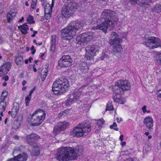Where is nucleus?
Here are the masks:
<instances>
[{"instance_id": "nucleus-1", "label": "nucleus", "mask_w": 161, "mask_h": 161, "mask_svg": "<svg viewBox=\"0 0 161 161\" xmlns=\"http://www.w3.org/2000/svg\"><path fill=\"white\" fill-rule=\"evenodd\" d=\"M84 24L82 21L77 20L70 22L65 28L61 31V37L63 40H70L75 35L77 30L81 29Z\"/></svg>"}, {"instance_id": "nucleus-2", "label": "nucleus", "mask_w": 161, "mask_h": 161, "mask_svg": "<svg viewBox=\"0 0 161 161\" xmlns=\"http://www.w3.org/2000/svg\"><path fill=\"white\" fill-rule=\"evenodd\" d=\"M75 156V151L73 148L63 147L59 149L56 158L59 161H68L74 160Z\"/></svg>"}, {"instance_id": "nucleus-3", "label": "nucleus", "mask_w": 161, "mask_h": 161, "mask_svg": "<svg viewBox=\"0 0 161 161\" xmlns=\"http://www.w3.org/2000/svg\"><path fill=\"white\" fill-rule=\"evenodd\" d=\"M69 87L68 80L66 79L61 78L54 82L52 91L55 94H61L65 92Z\"/></svg>"}, {"instance_id": "nucleus-4", "label": "nucleus", "mask_w": 161, "mask_h": 161, "mask_svg": "<svg viewBox=\"0 0 161 161\" xmlns=\"http://www.w3.org/2000/svg\"><path fill=\"white\" fill-rule=\"evenodd\" d=\"M79 7V5L73 0H68L62 8V14L65 18H68L72 14L73 11Z\"/></svg>"}, {"instance_id": "nucleus-5", "label": "nucleus", "mask_w": 161, "mask_h": 161, "mask_svg": "<svg viewBox=\"0 0 161 161\" xmlns=\"http://www.w3.org/2000/svg\"><path fill=\"white\" fill-rule=\"evenodd\" d=\"M45 113L42 110L35 111L31 116V121L32 122L31 125H39L45 119Z\"/></svg>"}, {"instance_id": "nucleus-6", "label": "nucleus", "mask_w": 161, "mask_h": 161, "mask_svg": "<svg viewBox=\"0 0 161 161\" xmlns=\"http://www.w3.org/2000/svg\"><path fill=\"white\" fill-rule=\"evenodd\" d=\"M143 40V44L146 45L150 49L161 47V42L157 37L151 36L145 37Z\"/></svg>"}, {"instance_id": "nucleus-7", "label": "nucleus", "mask_w": 161, "mask_h": 161, "mask_svg": "<svg viewBox=\"0 0 161 161\" xmlns=\"http://www.w3.org/2000/svg\"><path fill=\"white\" fill-rule=\"evenodd\" d=\"M101 19L105 20H110L113 22L118 20L117 14L109 9H105L103 11L101 14Z\"/></svg>"}, {"instance_id": "nucleus-8", "label": "nucleus", "mask_w": 161, "mask_h": 161, "mask_svg": "<svg viewBox=\"0 0 161 161\" xmlns=\"http://www.w3.org/2000/svg\"><path fill=\"white\" fill-rule=\"evenodd\" d=\"M100 21H101L102 22L97 25V28L99 30H102L105 33L106 32L107 29L108 27L111 29L113 28L114 27L113 21H110V20L107 19L105 20L101 19H99L98 20V22H99L100 23Z\"/></svg>"}, {"instance_id": "nucleus-9", "label": "nucleus", "mask_w": 161, "mask_h": 161, "mask_svg": "<svg viewBox=\"0 0 161 161\" xmlns=\"http://www.w3.org/2000/svg\"><path fill=\"white\" fill-rule=\"evenodd\" d=\"M93 38L91 33H85L79 35L77 37L78 43L80 45L82 43L88 42Z\"/></svg>"}, {"instance_id": "nucleus-10", "label": "nucleus", "mask_w": 161, "mask_h": 161, "mask_svg": "<svg viewBox=\"0 0 161 161\" xmlns=\"http://www.w3.org/2000/svg\"><path fill=\"white\" fill-rule=\"evenodd\" d=\"M97 47V46L94 45L86 47L85 48L86 53L85 55V58L87 59H92L93 57L96 55V49Z\"/></svg>"}, {"instance_id": "nucleus-11", "label": "nucleus", "mask_w": 161, "mask_h": 161, "mask_svg": "<svg viewBox=\"0 0 161 161\" xmlns=\"http://www.w3.org/2000/svg\"><path fill=\"white\" fill-rule=\"evenodd\" d=\"M69 125V123L66 122H59L55 126L53 129V133L56 135L61 131L64 130Z\"/></svg>"}, {"instance_id": "nucleus-12", "label": "nucleus", "mask_w": 161, "mask_h": 161, "mask_svg": "<svg viewBox=\"0 0 161 161\" xmlns=\"http://www.w3.org/2000/svg\"><path fill=\"white\" fill-rule=\"evenodd\" d=\"M115 85L119 86L122 92L129 91L130 89V84L127 80H118L115 83Z\"/></svg>"}, {"instance_id": "nucleus-13", "label": "nucleus", "mask_w": 161, "mask_h": 161, "mask_svg": "<svg viewBox=\"0 0 161 161\" xmlns=\"http://www.w3.org/2000/svg\"><path fill=\"white\" fill-rule=\"evenodd\" d=\"M70 135L73 137H78L82 136L84 134L80 126L78 125L74 128L73 130L70 132Z\"/></svg>"}, {"instance_id": "nucleus-14", "label": "nucleus", "mask_w": 161, "mask_h": 161, "mask_svg": "<svg viewBox=\"0 0 161 161\" xmlns=\"http://www.w3.org/2000/svg\"><path fill=\"white\" fill-rule=\"evenodd\" d=\"M25 138L28 144L32 145L35 144V141L38 139L40 138V136L36 134L32 133L27 135Z\"/></svg>"}, {"instance_id": "nucleus-15", "label": "nucleus", "mask_w": 161, "mask_h": 161, "mask_svg": "<svg viewBox=\"0 0 161 161\" xmlns=\"http://www.w3.org/2000/svg\"><path fill=\"white\" fill-rule=\"evenodd\" d=\"M111 38L109 40V43L113 45L115 44H119V43L121 42L122 40L119 37L118 35L115 32H113L111 34Z\"/></svg>"}, {"instance_id": "nucleus-16", "label": "nucleus", "mask_w": 161, "mask_h": 161, "mask_svg": "<svg viewBox=\"0 0 161 161\" xmlns=\"http://www.w3.org/2000/svg\"><path fill=\"white\" fill-rule=\"evenodd\" d=\"M11 66L10 63L7 62L4 63L0 68V76L6 75L9 71Z\"/></svg>"}, {"instance_id": "nucleus-17", "label": "nucleus", "mask_w": 161, "mask_h": 161, "mask_svg": "<svg viewBox=\"0 0 161 161\" xmlns=\"http://www.w3.org/2000/svg\"><path fill=\"white\" fill-rule=\"evenodd\" d=\"M78 125L83 130V132L85 133H88L91 130V125L89 123L86 122H82L80 123Z\"/></svg>"}, {"instance_id": "nucleus-18", "label": "nucleus", "mask_w": 161, "mask_h": 161, "mask_svg": "<svg viewBox=\"0 0 161 161\" xmlns=\"http://www.w3.org/2000/svg\"><path fill=\"white\" fill-rule=\"evenodd\" d=\"M28 158L27 155L25 153L19 154L14 158L10 159V161H26Z\"/></svg>"}, {"instance_id": "nucleus-19", "label": "nucleus", "mask_w": 161, "mask_h": 161, "mask_svg": "<svg viewBox=\"0 0 161 161\" xmlns=\"http://www.w3.org/2000/svg\"><path fill=\"white\" fill-rule=\"evenodd\" d=\"M144 124L148 129H150L153 126V121L152 118L150 116L145 118L144 120Z\"/></svg>"}, {"instance_id": "nucleus-20", "label": "nucleus", "mask_w": 161, "mask_h": 161, "mask_svg": "<svg viewBox=\"0 0 161 161\" xmlns=\"http://www.w3.org/2000/svg\"><path fill=\"white\" fill-rule=\"evenodd\" d=\"M81 88H80L78 89H76L75 90L73 93L70 94L71 96V99L73 98L75 101H76L80 96L81 93Z\"/></svg>"}, {"instance_id": "nucleus-21", "label": "nucleus", "mask_w": 161, "mask_h": 161, "mask_svg": "<svg viewBox=\"0 0 161 161\" xmlns=\"http://www.w3.org/2000/svg\"><path fill=\"white\" fill-rule=\"evenodd\" d=\"M122 50V47L120 44H117L113 47L111 53L114 55H116L118 53L121 52Z\"/></svg>"}, {"instance_id": "nucleus-22", "label": "nucleus", "mask_w": 161, "mask_h": 161, "mask_svg": "<svg viewBox=\"0 0 161 161\" xmlns=\"http://www.w3.org/2000/svg\"><path fill=\"white\" fill-rule=\"evenodd\" d=\"M80 69L82 73H86L88 70V64L86 63L82 62L80 64Z\"/></svg>"}, {"instance_id": "nucleus-23", "label": "nucleus", "mask_w": 161, "mask_h": 161, "mask_svg": "<svg viewBox=\"0 0 161 161\" xmlns=\"http://www.w3.org/2000/svg\"><path fill=\"white\" fill-rule=\"evenodd\" d=\"M18 28L22 34L26 35L28 33L27 31L28 30V26L26 24H25L18 26Z\"/></svg>"}, {"instance_id": "nucleus-24", "label": "nucleus", "mask_w": 161, "mask_h": 161, "mask_svg": "<svg viewBox=\"0 0 161 161\" xmlns=\"http://www.w3.org/2000/svg\"><path fill=\"white\" fill-rule=\"evenodd\" d=\"M70 62H66L59 60L58 61V65L61 68L68 67L70 66L72 64Z\"/></svg>"}, {"instance_id": "nucleus-25", "label": "nucleus", "mask_w": 161, "mask_h": 161, "mask_svg": "<svg viewBox=\"0 0 161 161\" xmlns=\"http://www.w3.org/2000/svg\"><path fill=\"white\" fill-rule=\"evenodd\" d=\"M56 35H53L52 36L51 40V44L50 48V50L52 52H53L55 49L56 40Z\"/></svg>"}, {"instance_id": "nucleus-26", "label": "nucleus", "mask_w": 161, "mask_h": 161, "mask_svg": "<svg viewBox=\"0 0 161 161\" xmlns=\"http://www.w3.org/2000/svg\"><path fill=\"white\" fill-rule=\"evenodd\" d=\"M113 98L114 102L121 104H124L125 103L126 101V99L122 97L117 98L115 96H113Z\"/></svg>"}, {"instance_id": "nucleus-27", "label": "nucleus", "mask_w": 161, "mask_h": 161, "mask_svg": "<svg viewBox=\"0 0 161 161\" xmlns=\"http://www.w3.org/2000/svg\"><path fill=\"white\" fill-rule=\"evenodd\" d=\"M16 15V13L15 12L12 11H9L7 16L8 22L10 23V21L13 19Z\"/></svg>"}, {"instance_id": "nucleus-28", "label": "nucleus", "mask_w": 161, "mask_h": 161, "mask_svg": "<svg viewBox=\"0 0 161 161\" xmlns=\"http://www.w3.org/2000/svg\"><path fill=\"white\" fill-rule=\"evenodd\" d=\"M15 61L17 64L19 66H21L24 63L23 57L19 55L16 56Z\"/></svg>"}, {"instance_id": "nucleus-29", "label": "nucleus", "mask_w": 161, "mask_h": 161, "mask_svg": "<svg viewBox=\"0 0 161 161\" xmlns=\"http://www.w3.org/2000/svg\"><path fill=\"white\" fill-rule=\"evenodd\" d=\"M7 106L6 102L5 100H1L0 102V111L3 112Z\"/></svg>"}, {"instance_id": "nucleus-30", "label": "nucleus", "mask_w": 161, "mask_h": 161, "mask_svg": "<svg viewBox=\"0 0 161 161\" xmlns=\"http://www.w3.org/2000/svg\"><path fill=\"white\" fill-rule=\"evenodd\" d=\"M64 61H68V62H70V64H72V60L70 56L69 55H64L59 59Z\"/></svg>"}, {"instance_id": "nucleus-31", "label": "nucleus", "mask_w": 161, "mask_h": 161, "mask_svg": "<svg viewBox=\"0 0 161 161\" xmlns=\"http://www.w3.org/2000/svg\"><path fill=\"white\" fill-rule=\"evenodd\" d=\"M32 153L34 155L38 156L40 153V149L36 145H35L32 149Z\"/></svg>"}, {"instance_id": "nucleus-32", "label": "nucleus", "mask_w": 161, "mask_h": 161, "mask_svg": "<svg viewBox=\"0 0 161 161\" xmlns=\"http://www.w3.org/2000/svg\"><path fill=\"white\" fill-rule=\"evenodd\" d=\"M97 123L96 124V128H98L100 130L102 127V125L103 124L104 122V120L103 119H99L97 120Z\"/></svg>"}, {"instance_id": "nucleus-33", "label": "nucleus", "mask_w": 161, "mask_h": 161, "mask_svg": "<svg viewBox=\"0 0 161 161\" xmlns=\"http://www.w3.org/2000/svg\"><path fill=\"white\" fill-rule=\"evenodd\" d=\"M151 0H142L141 4L143 7L146 8L149 7V3L151 2Z\"/></svg>"}, {"instance_id": "nucleus-34", "label": "nucleus", "mask_w": 161, "mask_h": 161, "mask_svg": "<svg viewBox=\"0 0 161 161\" xmlns=\"http://www.w3.org/2000/svg\"><path fill=\"white\" fill-rule=\"evenodd\" d=\"M153 12L159 13L161 12V3L156 5L153 9Z\"/></svg>"}, {"instance_id": "nucleus-35", "label": "nucleus", "mask_w": 161, "mask_h": 161, "mask_svg": "<svg viewBox=\"0 0 161 161\" xmlns=\"http://www.w3.org/2000/svg\"><path fill=\"white\" fill-rule=\"evenodd\" d=\"M52 5L49 4H47L45 7V12H52L53 7Z\"/></svg>"}, {"instance_id": "nucleus-36", "label": "nucleus", "mask_w": 161, "mask_h": 161, "mask_svg": "<svg viewBox=\"0 0 161 161\" xmlns=\"http://www.w3.org/2000/svg\"><path fill=\"white\" fill-rule=\"evenodd\" d=\"M71 96L69 95V99L66 101L65 103V105L66 106H69L76 101L73 98L71 99Z\"/></svg>"}, {"instance_id": "nucleus-37", "label": "nucleus", "mask_w": 161, "mask_h": 161, "mask_svg": "<svg viewBox=\"0 0 161 161\" xmlns=\"http://www.w3.org/2000/svg\"><path fill=\"white\" fill-rule=\"evenodd\" d=\"M47 72L48 70L47 69H45L44 70L43 72L42 73L43 74H42L41 75L42 81H43L44 80L45 78L47 75Z\"/></svg>"}, {"instance_id": "nucleus-38", "label": "nucleus", "mask_w": 161, "mask_h": 161, "mask_svg": "<svg viewBox=\"0 0 161 161\" xmlns=\"http://www.w3.org/2000/svg\"><path fill=\"white\" fill-rule=\"evenodd\" d=\"M8 93L6 91H3L2 93L1 96V100H5V99L7 97Z\"/></svg>"}, {"instance_id": "nucleus-39", "label": "nucleus", "mask_w": 161, "mask_h": 161, "mask_svg": "<svg viewBox=\"0 0 161 161\" xmlns=\"http://www.w3.org/2000/svg\"><path fill=\"white\" fill-rule=\"evenodd\" d=\"M106 108V110H113V106L111 102H108Z\"/></svg>"}, {"instance_id": "nucleus-40", "label": "nucleus", "mask_w": 161, "mask_h": 161, "mask_svg": "<svg viewBox=\"0 0 161 161\" xmlns=\"http://www.w3.org/2000/svg\"><path fill=\"white\" fill-rule=\"evenodd\" d=\"M114 89L115 94H120L121 93V92L120 90L121 89L118 86L115 85V86L114 87Z\"/></svg>"}, {"instance_id": "nucleus-41", "label": "nucleus", "mask_w": 161, "mask_h": 161, "mask_svg": "<svg viewBox=\"0 0 161 161\" xmlns=\"http://www.w3.org/2000/svg\"><path fill=\"white\" fill-rule=\"evenodd\" d=\"M31 96L30 95H28L25 97V103L26 106H28L29 105L30 101L31 99Z\"/></svg>"}, {"instance_id": "nucleus-42", "label": "nucleus", "mask_w": 161, "mask_h": 161, "mask_svg": "<svg viewBox=\"0 0 161 161\" xmlns=\"http://www.w3.org/2000/svg\"><path fill=\"white\" fill-rule=\"evenodd\" d=\"M76 151L78 153H82L83 151V147L81 146H77L75 148Z\"/></svg>"}, {"instance_id": "nucleus-43", "label": "nucleus", "mask_w": 161, "mask_h": 161, "mask_svg": "<svg viewBox=\"0 0 161 161\" xmlns=\"http://www.w3.org/2000/svg\"><path fill=\"white\" fill-rule=\"evenodd\" d=\"M33 17L30 15L28 17V18L27 19V21L28 23L30 24H34L35 23V22L33 20Z\"/></svg>"}, {"instance_id": "nucleus-44", "label": "nucleus", "mask_w": 161, "mask_h": 161, "mask_svg": "<svg viewBox=\"0 0 161 161\" xmlns=\"http://www.w3.org/2000/svg\"><path fill=\"white\" fill-rule=\"evenodd\" d=\"M20 126V125L17 122H14L12 126L13 129L16 130L18 129Z\"/></svg>"}, {"instance_id": "nucleus-45", "label": "nucleus", "mask_w": 161, "mask_h": 161, "mask_svg": "<svg viewBox=\"0 0 161 161\" xmlns=\"http://www.w3.org/2000/svg\"><path fill=\"white\" fill-rule=\"evenodd\" d=\"M117 125L116 123L114 122L113 123V124L112 125H111L110 126V128L111 129H113L114 130H118V128L117 127L116 128H114V127H117Z\"/></svg>"}, {"instance_id": "nucleus-46", "label": "nucleus", "mask_w": 161, "mask_h": 161, "mask_svg": "<svg viewBox=\"0 0 161 161\" xmlns=\"http://www.w3.org/2000/svg\"><path fill=\"white\" fill-rule=\"evenodd\" d=\"M52 12H45V17L46 19H48L51 17Z\"/></svg>"}, {"instance_id": "nucleus-47", "label": "nucleus", "mask_w": 161, "mask_h": 161, "mask_svg": "<svg viewBox=\"0 0 161 161\" xmlns=\"http://www.w3.org/2000/svg\"><path fill=\"white\" fill-rule=\"evenodd\" d=\"M19 109V106L18 104H16V106H14L12 108V110L17 113H18Z\"/></svg>"}, {"instance_id": "nucleus-48", "label": "nucleus", "mask_w": 161, "mask_h": 161, "mask_svg": "<svg viewBox=\"0 0 161 161\" xmlns=\"http://www.w3.org/2000/svg\"><path fill=\"white\" fill-rule=\"evenodd\" d=\"M17 114V113L14 111H13L12 110L11 111H9L8 112V114L9 115H11L12 117L13 118H14L15 117Z\"/></svg>"}, {"instance_id": "nucleus-49", "label": "nucleus", "mask_w": 161, "mask_h": 161, "mask_svg": "<svg viewBox=\"0 0 161 161\" xmlns=\"http://www.w3.org/2000/svg\"><path fill=\"white\" fill-rule=\"evenodd\" d=\"M140 0H129L130 3L133 5H136L137 3V2Z\"/></svg>"}, {"instance_id": "nucleus-50", "label": "nucleus", "mask_w": 161, "mask_h": 161, "mask_svg": "<svg viewBox=\"0 0 161 161\" xmlns=\"http://www.w3.org/2000/svg\"><path fill=\"white\" fill-rule=\"evenodd\" d=\"M31 53L32 54H34L35 53L36 50L34 48V47L33 46H32L31 47Z\"/></svg>"}, {"instance_id": "nucleus-51", "label": "nucleus", "mask_w": 161, "mask_h": 161, "mask_svg": "<svg viewBox=\"0 0 161 161\" xmlns=\"http://www.w3.org/2000/svg\"><path fill=\"white\" fill-rule=\"evenodd\" d=\"M157 58L158 60H159L161 64V53H158L157 55Z\"/></svg>"}, {"instance_id": "nucleus-52", "label": "nucleus", "mask_w": 161, "mask_h": 161, "mask_svg": "<svg viewBox=\"0 0 161 161\" xmlns=\"http://www.w3.org/2000/svg\"><path fill=\"white\" fill-rule=\"evenodd\" d=\"M109 58V56H108L107 55L105 54L102 57V60H105L106 59H108Z\"/></svg>"}, {"instance_id": "nucleus-53", "label": "nucleus", "mask_w": 161, "mask_h": 161, "mask_svg": "<svg viewBox=\"0 0 161 161\" xmlns=\"http://www.w3.org/2000/svg\"><path fill=\"white\" fill-rule=\"evenodd\" d=\"M36 3H32H32H31V9H32V10L34 9L35 7L36 6Z\"/></svg>"}, {"instance_id": "nucleus-54", "label": "nucleus", "mask_w": 161, "mask_h": 161, "mask_svg": "<svg viewBox=\"0 0 161 161\" xmlns=\"http://www.w3.org/2000/svg\"><path fill=\"white\" fill-rule=\"evenodd\" d=\"M8 78L9 77L7 75L5 76L4 77H3L2 78L5 81H7L8 80Z\"/></svg>"}, {"instance_id": "nucleus-55", "label": "nucleus", "mask_w": 161, "mask_h": 161, "mask_svg": "<svg viewBox=\"0 0 161 161\" xmlns=\"http://www.w3.org/2000/svg\"><path fill=\"white\" fill-rule=\"evenodd\" d=\"M146 106H144L142 108V110L143 112L144 113H145L146 112Z\"/></svg>"}, {"instance_id": "nucleus-56", "label": "nucleus", "mask_w": 161, "mask_h": 161, "mask_svg": "<svg viewBox=\"0 0 161 161\" xmlns=\"http://www.w3.org/2000/svg\"><path fill=\"white\" fill-rule=\"evenodd\" d=\"M65 114V112H60L59 114H58V116L59 117H62L63 115H64V116Z\"/></svg>"}, {"instance_id": "nucleus-57", "label": "nucleus", "mask_w": 161, "mask_h": 161, "mask_svg": "<svg viewBox=\"0 0 161 161\" xmlns=\"http://www.w3.org/2000/svg\"><path fill=\"white\" fill-rule=\"evenodd\" d=\"M116 119L117 121V122L118 123H120L121 121H122V119L121 118H120L119 119L117 117L116 118Z\"/></svg>"}, {"instance_id": "nucleus-58", "label": "nucleus", "mask_w": 161, "mask_h": 161, "mask_svg": "<svg viewBox=\"0 0 161 161\" xmlns=\"http://www.w3.org/2000/svg\"><path fill=\"white\" fill-rule=\"evenodd\" d=\"M35 89L34 88L31 89L30 91V92L29 94V95H30V96H31L32 93L34 91Z\"/></svg>"}, {"instance_id": "nucleus-59", "label": "nucleus", "mask_w": 161, "mask_h": 161, "mask_svg": "<svg viewBox=\"0 0 161 161\" xmlns=\"http://www.w3.org/2000/svg\"><path fill=\"white\" fill-rule=\"evenodd\" d=\"M124 135H121L119 137V139L121 141H122L123 139Z\"/></svg>"}, {"instance_id": "nucleus-60", "label": "nucleus", "mask_w": 161, "mask_h": 161, "mask_svg": "<svg viewBox=\"0 0 161 161\" xmlns=\"http://www.w3.org/2000/svg\"><path fill=\"white\" fill-rule=\"evenodd\" d=\"M42 43L41 42H39L38 43H36V46H39V45L41 46V45H42Z\"/></svg>"}, {"instance_id": "nucleus-61", "label": "nucleus", "mask_w": 161, "mask_h": 161, "mask_svg": "<svg viewBox=\"0 0 161 161\" xmlns=\"http://www.w3.org/2000/svg\"><path fill=\"white\" fill-rule=\"evenodd\" d=\"M92 29L93 30H95V29H97V30L98 29V28H97V25L96 27L94 26V27H92Z\"/></svg>"}, {"instance_id": "nucleus-62", "label": "nucleus", "mask_w": 161, "mask_h": 161, "mask_svg": "<svg viewBox=\"0 0 161 161\" xmlns=\"http://www.w3.org/2000/svg\"><path fill=\"white\" fill-rule=\"evenodd\" d=\"M26 83V81L25 80H23L22 82V85L24 86Z\"/></svg>"}, {"instance_id": "nucleus-63", "label": "nucleus", "mask_w": 161, "mask_h": 161, "mask_svg": "<svg viewBox=\"0 0 161 161\" xmlns=\"http://www.w3.org/2000/svg\"><path fill=\"white\" fill-rule=\"evenodd\" d=\"M24 19V17H22L21 19H20L19 20L18 22H22L23 20Z\"/></svg>"}, {"instance_id": "nucleus-64", "label": "nucleus", "mask_w": 161, "mask_h": 161, "mask_svg": "<svg viewBox=\"0 0 161 161\" xmlns=\"http://www.w3.org/2000/svg\"><path fill=\"white\" fill-rule=\"evenodd\" d=\"M14 138L15 139H17V140H18V139H19V136H17V135H15V136H14Z\"/></svg>"}]
</instances>
